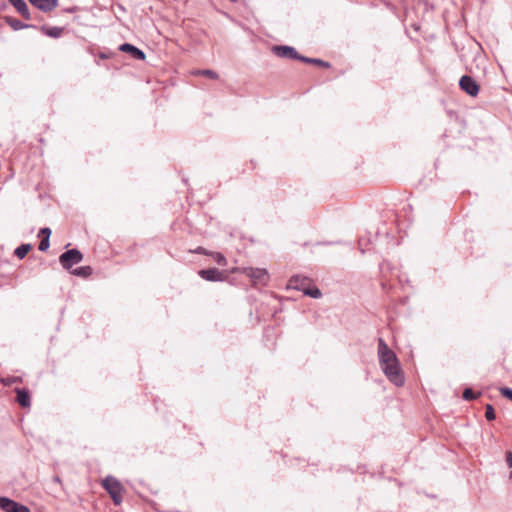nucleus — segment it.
<instances>
[{"instance_id":"nucleus-1","label":"nucleus","mask_w":512,"mask_h":512,"mask_svg":"<svg viewBox=\"0 0 512 512\" xmlns=\"http://www.w3.org/2000/svg\"><path fill=\"white\" fill-rule=\"evenodd\" d=\"M378 358L380 367L389 381L398 387L403 386L405 377L398 358L382 338H378Z\"/></svg>"},{"instance_id":"nucleus-2","label":"nucleus","mask_w":512,"mask_h":512,"mask_svg":"<svg viewBox=\"0 0 512 512\" xmlns=\"http://www.w3.org/2000/svg\"><path fill=\"white\" fill-rule=\"evenodd\" d=\"M103 487L110 495L113 503L115 505H120L122 503V490L123 487L121 483L113 476H107L103 480Z\"/></svg>"},{"instance_id":"nucleus-3","label":"nucleus","mask_w":512,"mask_h":512,"mask_svg":"<svg viewBox=\"0 0 512 512\" xmlns=\"http://www.w3.org/2000/svg\"><path fill=\"white\" fill-rule=\"evenodd\" d=\"M83 260V254L80 250L73 248L63 252L59 256V262L65 270H70L74 265Z\"/></svg>"},{"instance_id":"nucleus-4","label":"nucleus","mask_w":512,"mask_h":512,"mask_svg":"<svg viewBox=\"0 0 512 512\" xmlns=\"http://www.w3.org/2000/svg\"><path fill=\"white\" fill-rule=\"evenodd\" d=\"M0 508L4 512H31L28 506L6 496H0Z\"/></svg>"},{"instance_id":"nucleus-5","label":"nucleus","mask_w":512,"mask_h":512,"mask_svg":"<svg viewBox=\"0 0 512 512\" xmlns=\"http://www.w3.org/2000/svg\"><path fill=\"white\" fill-rule=\"evenodd\" d=\"M459 87L471 97H476L480 91L479 84L469 75H463L460 78Z\"/></svg>"},{"instance_id":"nucleus-6","label":"nucleus","mask_w":512,"mask_h":512,"mask_svg":"<svg viewBox=\"0 0 512 512\" xmlns=\"http://www.w3.org/2000/svg\"><path fill=\"white\" fill-rule=\"evenodd\" d=\"M272 51L276 56L280 58L295 59L299 61L301 58V54H299L297 50L292 46L275 45L272 47Z\"/></svg>"},{"instance_id":"nucleus-7","label":"nucleus","mask_w":512,"mask_h":512,"mask_svg":"<svg viewBox=\"0 0 512 512\" xmlns=\"http://www.w3.org/2000/svg\"><path fill=\"white\" fill-rule=\"evenodd\" d=\"M244 273L252 279L254 283L265 284L268 280V273L265 269L247 267Z\"/></svg>"},{"instance_id":"nucleus-8","label":"nucleus","mask_w":512,"mask_h":512,"mask_svg":"<svg viewBox=\"0 0 512 512\" xmlns=\"http://www.w3.org/2000/svg\"><path fill=\"white\" fill-rule=\"evenodd\" d=\"M310 283V278L301 275H294L289 279L287 287L290 289L302 291L304 293V290L307 289Z\"/></svg>"},{"instance_id":"nucleus-9","label":"nucleus","mask_w":512,"mask_h":512,"mask_svg":"<svg viewBox=\"0 0 512 512\" xmlns=\"http://www.w3.org/2000/svg\"><path fill=\"white\" fill-rule=\"evenodd\" d=\"M119 51L128 53L133 59L143 61L146 58V55L143 50L134 46L130 43H123L119 46Z\"/></svg>"},{"instance_id":"nucleus-10","label":"nucleus","mask_w":512,"mask_h":512,"mask_svg":"<svg viewBox=\"0 0 512 512\" xmlns=\"http://www.w3.org/2000/svg\"><path fill=\"white\" fill-rule=\"evenodd\" d=\"M198 274L202 279L210 282H218L224 280L223 273L217 268L201 269Z\"/></svg>"},{"instance_id":"nucleus-11","label":"nucleus","mask_w":512,"mask_h":512,"mask_svg":"<svg viewBox=\"0 0 512 512\" xmlns=\"http://www.w3.org/2000/svg\"><path fill=\"white\" fill-rule=\"evenodd\" d=\"M8 1L25 20L35 19V17L30 13L29 8L24 0H8Z\"/></svg>"},{"instance_id":"nucleus-12","label":"nucleus","mask_w":512,"mask_h":512,"mask_svg":"<svg viewBox=\"0 0 512 512\" xmlns=\"http://www.w3.org/2000/svg\"><path fill=\"white\" fill-rule=\"evenodd\" d=\"M34 7L44 13H49L58 6V0H28Z\"/></svg>"},{"instance_id":"nucleus-13","label":"nucleus","mask_w":512,"mask_h":512,"mask_svg":"<svg viewBox=\"0 0 512 512\" xmlns=\"http://www.w3.org/2000/svg\"><path fill=\"white\" fill-rule=\"evenodd\" d=\"M16 402L23 408L31 406L30 391L26 388H16Z\"/></svg>"},{"instance_id":"nucleus-14","label":"nucleus","mask_w":512,"mask_h":512,"mask_svg":"<svg viewBox=\"0 0 512 512\" xmlns=\"http://www.w3.org/2000/svg\"><path fill=\"white\" fill-rule=\"evenodd\" d=\"M5 19V22L14 30V31H19V30H22V29H27V28H36L35 25H32V24H26V23H23L22 21H20L19 19H16L14 17H11V16H5L4 17Z\"/></svg>"},{"instance_id":"nucleus-15","label":"nucleus","mask_w":512,"mask_h":512,"mask_svg":"<svg viewBox=\"0 0 512 512\" xmlns=\"http://www.w3.org/2000/svg\"><path fill=\"white\" fill-rule=\"evenodd\" d=\"M40 30L43 34H45L48 37L59 38L62 35L64 28L57 27V26L50 27V26L43 25L40 27Z\"/></svg>"},{"instance_id":"nucleus-16","label":"nucleus","mask_w":512,"mask_h":512,"mask_svg":"<svg viewBox=\"0 0 512 512\" xmlns=\"http://www.w3.org/2000/svg\"><path fill=\"white\" fill-rule=\"evenodd\" d=\"M300 61L304 62V63H308V64H314V65H317V66H320L323 68L331 67V64L329 62H326L319 58H309V57L301 55Z\"/></svg>"},{"instance_id":"nucleus-17","label":"nucleus","mask_w":512,"mask_h":512,"mask_svg":"<svg viewBox=\"0 0 512 512\" xmlns=\"http://www.w3.org/2000/svg\"><path fill=\"white\" fill-rule=\"evenodd\" d=\"M71 273L75 276L86 278L92 275L93 270L90 266H82L75 268L74 270L71 271Z\"/></svg>"},{"instance_id":"nucleus-18","label":"nucleus","mask_w":512,"mask_h":512,"mask_svg":"<svg viewBox=\"0 0 512 512\" xmlns=\"http://www.w3.org/2000/svg\"><path fill=\"white\" fill-rule=\"evenodd\" d=\"M32 249V245L31 244H21L20 246H18L15 251H14V255L16 257H18L19 259H23L24 257H26V255L29 253V251Z\"/></svg>"},{"instance_id":"nucleus-19","label":"nucleus","mask_w":512,"mask_h":512,"mask_svg":"<svg viewBox=\"0 0 512 512\" xmlns=\"http://www.w3.org/2000/svg\"><path fill=\"white\" fill-rule=\"evenodd\" d=\"M193 75L195 76H205V77H208L210 79H218L219 78V75L216 71L214 70H211V69H203V70H195L192 72Z\"/></svg>"},{"instance_id":"nucleus-20","label":"nucleus","mask_w":512,"mask_h":512,"mask_svg":"<svg viewBox=\"0 0 512 512\" xmlns=\"http://www.w3.org/2000/svg\"><path fill=\"white\" fill-rule=\"evenodd\" d=\"M304 295L309 296L314 299H318L321 297L322 293L318 287L311 286V283H310L308 285L307 289L304 290Z\"/></svg>"},{"instance_id":"nucleus-21","label":"nucleus","mask_w":512,"mask_h":512,"mask_svg":"<svg viewBox=\"0 0 512 512\" xmlns=\"http://www.w3.org/2000/svg\"><path fill=\"white\" fill-rule=\"evenodd\" d=\"M479 395L480 393L474 392L472 388H466L463 391L462 397L466 401H472L477 399Z\"/></svg>"},{"instance_id":"nucleus-22","label":"nucleus","mask_w":512,"mask_h":512,"mask_svg":"<svg viewBox=\"0 0 512 512\" xmlns=\"http://www.w3.org/2000/svg\"><path fill=\"white\" fill-rule=\"evenodd\" d=\"M485 418L488 421H493L496 418L495 410L491 404L485 406Z\"/></svg>"},{"instance_id":"nucleus-23","label":"nucleus","mask_w":512,"mask_h":512,"mask_svg":"<svg viewBox=\"0 0 512 512\" xmlns=\"http://www.w3.org/2000/svg\"><path fill=\"white\" fill-rule=\"evenodd\" d=\"M49 246H50V240L48 238H42V240L39 243L38 249L41 252H45L48 250Z\"/></svg>"},{"instance_id":"nucleus-24","label":"nucleus","mask_w":512,"mask_h":512,"mask_svg":"<svg viewBox=\"0 0 512 512\" xmlns=\"http://www.w3.org/2000/svg\"><path fill=\"white\" fill-rule=\"evenodd\" d=\"M500 394L508 400L512 401V388L502 387L500 388Z\"/></svg>"},{"instance_id":"nucleus-25","label":"nucleus","mask_w":512,"mask_h":512,"mask_svg":"<svg viewBox=\"0 0 512 512\" xmlns=\"http://www.w3.org/2000/svg\"><path fill=\"white\" fill-rule=\"evenodd\" d=\"M213 258L219 265H226V258L223 254L217 252L214 254Z\"/></svg>"},{"instance_id":"nucleus-26","label":"nucleus","mask_w":512,"mask_h":512,"mask_svg":"<svg viewBox=\"0 0 512 512\" xmlns=\"http://www.w3.org/2000/svg\"><path fill=\"white\" fill-rule=\"evenodd\" d=\"M52 231L49 227L41 228L39 231V236H43V238H50Z\"/></svg>"},{"instance_id":"nucleus-27","label":"nucleus","mask_w":512,"mask_h":512,"mask_svg":"<svg viewBox=\"0 0 512 512\" xmlns=\"http://www.w3.org/2000/svg\"><path fill=\"white\" fill-rule=\"evenodd\" d=\"M506 462H507L509 468H512V451L506 452Z\"/></svg>"},{"instance_id":"nucleus-28","label":"nucleus","mask_w":512,"mask_h":512,"mask_svg":"<svg viewBox=\"0 0 512 512\" xmlns=\"http://www.w3.org/2000/svg\"><path fill=\"white\" fill-rule=\"evenodd\" d=\"M194 252H195V253H198V254H204V255H205V254H207L206 249H205V248H203V247H198V248H196V249L194 250Z\"/></svg>"},{"instance_id":"nucleus-29","label":"nucleus","mask_w":512,"mask_h":512,"mask_svg":"<svg viewBox=\"0 0 512 512\" xmlns=\"http://www.w3.org/2000/svg\"><path fill=\"white\" fill-rule=\"evenodd\" d=\"M19 380L18 377H13L11 380H2L5 384H9L10 382H17Z\"/></svg>"},{"instance_id":"nucleus-30","label":"nucleus","mask_w":512,"mask_h":512,"mask_svg":"<svg viewBox=\"0 0 512 512\" xmlns=\"http://www.w3.org/2000/svg\"><path fill=\"white\" fill-rule=\"evenodd\" d=\"M100 57H101L102 59H106V58H108V56H107L106 54H104V53H101V54H100Z\"/></svg>"},{"instance_id":"nucleus-31","label":"nucleus","mask_w":512,"mask_h":512,"mask_svg":"<svg viewBox=\"0 0 512 512\" xmlns=\"http://www.w3.org/2000/svg\"><path fill=\"white\" fill-rule=\"evenodd\" d=\"M54 481H55V482H60V478H59V476H55V477H54Z\"/></svg>"},{"instance_id":"nucleus-32","label":"nucleus","mask_w":512,"mask_h":512,"mask_svg":"<svg viewBox=\"0 0 512 512\" xmlns=\"http://www.w3.org/2000/svg\"><path fill=\"white\" fill-rule=\"evenodd\" d=\"M510 478H512V471L510 472Z\"/></svg>"}]
</instances>
